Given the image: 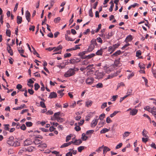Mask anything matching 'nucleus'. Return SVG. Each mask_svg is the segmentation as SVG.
<instances>
[{"mask_svg": "<svg viewBox=\"0 0 156 156\" xmlns=\"http://www.w3.org/2000/svg\"><path fill=\"white\" fill-rule=\"evenodd\" d=\"M75 71L73 69L70 68L65 73L64 76L66 77L72 76L75 74Z\"/></svg>", "mask_w": 156, "mask_h": 156, "instance_id": "1", "label": "nucleus"}, {"mask_svg": "<svg viewBox=\"0 0 156 156\" xmlns=\"http://www.w3.org/2000/svg\"><path fill=\"white\" fill-rule=\"evenodd\" d=\"M94 78L89 77L86 80V83L87 84L91 85L94 82Z\"/></svg>", "mask_w": 156, "mask_h": 156, "instance_id": "2", "label": "nucleus"}, {"mask_svg": "<svg viewBox=\"0 0 156 156\" xmlns=\"http://www.w3.org/2000/svg\"><path fill=\"white\" fill-rule=\"evenodd\" d=\"M6 45L7 46V50L8 52L12 56L13 55V51L10 45L8 43Z\"/></svg>", "mask_w": 156, "mask_h": 156, "instance_id": "3", "label": "nucleus"}, {"mask_svg": "<svg viewBox=\"0 0 156 156\" xmlns=\"http://www.w3.org/2000/svg\"><path fill=\"white\" fill-rule=\"evenodd\" d=\"M80 59L77 58L76 59H71L70 60V63L72 64L77 63L80 61Z\"/></svg>", "mask_w": 156, "mask_h": 156, "instance_id": "4", "label": "nucleus"}, {"mask_svg": "<svg viewBox=\"0 0 156 156\" xmlns=\"http://www.w3.org/2000/svg\"><path fill=\"white\" fill-rule=\"evenodd\" d=\"M14 137L12 136H10L7 141V143L10 145H13V144Z\"/></svg>", "mask_w": 156, "mask_h": 156, "instance_id": "5", "label": "nucleus"}, {"mask_svg": "<svg viewBox=\"0 0 156 156\" xmlns=\"http://www.w3.org/2000/svg\"><path fill=\"white\" fill-rule=\"evenodd\" d=\"M88 52L87 51H84L82 52H80L78 54V56L80 57V58L82 59H85V57L84 55L87 53Z\"/></svg>", "mask_w": 156, "mask_h": 156, "instance_id": "6", "label": "nucleus"}, {"mask_svg": "<svg viewBox=\"0 0 156 156\" xmlns=\"http://www.w3.org/2000/svg\"><path fill=\"white\" fill-rule=\"evenodd\" d=\"M32 143L31 140L29 139H27L24 142V146H28L31 145Z\"/></svg>", "mask_w": 156, "mask_h": 156, "instance_id": "7", "label": "nucleus"}, {"mask_svg": "<svg viewBox=\"0 0 156 156\" xmlns=\"http://www.w3.org/2000/svg\"><path fill=\"white\" fill-rule=\"evenodd\" d=\"M98 119H96L92 121L90 124V126L91 127H94L96 126L98 123Z\"/></svg>", "mask_w": 156, "mask_h": 156, "instance_id": "8", "label": "nucleus"}, {"mask_svg": "<svg viewBox=\"0 0 156 156\" xmlns=\"http://www.w3.org/2000/svg\"><path fill=\"white\" fill-rule=\"evenodd\" d=\"M57 97V94L56 93L53 92L50 93L48 98H55Z\"/></svg>", "mask_w": 156, "mask_h": 156, "instance_id": "9", "label": "nucleus"}, {"mask_svg": "<svg viewBox=\"0 0 156 156\" xmlns=\"http://www.w3.org/2000/svg\"><path fill=\"white\" fill-rule=\"evenodd\" d=\"M133 39V37H132V36L131 35H129L126 37L125 40V42L126 43H127L128 42L131 41Z\"/></svg>", "mask_w": 156, "mask_h": 156, "instance_id": "10", "label": "nucleus"}, {"mask_svg": "<svg viewBox=\"0 0 156 156\" xmlns=\"http://www.w3.org/2000/svg\"><path fill=\"white\" fill-rule=\"evenodd\" d=\"M94 48L95 47L94 45L90 44L87 50V51L88 52H91L94 49Z\"/></svg>", "mask_w": 156, "mask_h": 156, "instance_id": "11", "label": "nucleus"}, {"mask_svg": "<svg viewBox=\"0 0 156 156\" xmlns=\"http://www.w3.org/2000/svg\"><path fill=\"white\" fill-rule=\"evenodd\" d=\"M82 143V140L80 139L75 140L74 141V144L78 145Z\"/></svg>", "mask_w": 156, "mask_h": 156, "instance_id": "12", "label": "nucleus"}, {"mask_svg": "<svg viewBox=\"0 0 156 156\" xmlns=\"http://www.w3.org/2000/svg\"><path fill=\"white\" fill-rule=\"evenodd\" d=\"M20 47H19V48H18V50L19 53L20 54L21 56H22V57L25 58H26L27 57L26 56L23 54V53H24V50L23 49L20 50Z\"/></svg>", "mask_w": 156, "mask_h": 156, "instance_id": "13", "label": "nucleus"}, {"mask_svg": "<svg viewBox=\"0 0 156 156\" xmlns=\"http://www.w3.org/2000/svg\"><path fill=\"white\" fill-rule=\"evenodd\" d=\"M103 154H105L107 151H109L110 150V149L106 146H104L103 147Z\"/></svg>", "mask_w": 156, "mask_h": 156, "instance_id": "14", "label": "nucleus"}, {"mask_svg": "<svg viewBox=\"0 0 156 156\" xmlns=\"http://www.w3.org/2000/svg\"><path fill=\"white\" fill-rule=\"evenodd\" d=\"M120 58H119L115 59L114 61V65L116 67L118 66L119 64Z\"/></svg>", "mask_w": 156, "mask_h": 156, "instance_id": "15", "label": "nucleus"}, {"mask_svg": "<svg viewBox=\"0 0 156 156\" xmlns=\"http://www.w3.org/2000/svg\"><path fill=\"white\" fill-rule=\"evenodd\" d=\"M95 55V54H94V53H92V54H91L89 55H85V59H90V58H92Z\"/></svg>", "mask_w": 156, "mask_h": 156, "instance_id": "16", "label": "nucleus"}, {"mask_svg": "<svg viewBox=\"0 0 156 156\" xmlns=\"http://www.w3.org/2000/svg\"><path fill=\"white\" fill-rule=\"evenodd\" d=\"M121 53V51L120 50H118L114 53L111 56L112 57H113V56H116L118 55H120Z\"/></svg>", "mask_w": 156, "mask_h": 156, "instance_id": "17", "label": "nucleus"}, {"mask_svg": "<svg viewBox=\"0 0 156 156\" xmlns=\"http://www.w3.org/2000/svg\"><path fill=\"white\" fill-rule=\"evenodd\" d=\"M22 20V17L19 16H17V23L18 24H20L21 23Z\"/></svg>", "mask_w": 156, "mask_h": 156, "instance_id": "18", "label": "nucleus"}, {"mask_svg": "<svg viewBox=\"0 0 156 156\" xmlns=\"http://www.w3.org/2000/svg\"><path fill=\"white\" fill-rule=\"evenodd\" d=\"M85 78L83 77H80L78 78V81L81 84H83L85 81Z\"/></svg>", "mask_w": 156, "mask_h": 156, "instance_id": "19", "label": "nucleus"}, {"mask_svg": "<svg viewBox=\"0 0 156 156\" xmlns=\"http://www.w3.org/2000/svg\"><path fill=\"white\" fill-rule=\"evenodd\" d=\"M103 51L102 48H101L100 50H98L96 53V54L98 55L101 56L103 54Z\"/></svg>", "mask_w": 156, "mask_h": 156, "instance_id": "20", "label": "nucleus"}, {"mask_svg": "<svg viewBox=\"0 0 156 156\" xmlns=\"http://www.w3.org/2000/svg\"><path fill=\"white\" fill-rule=\"evenodd\" d=\"M93 103V101H88L86 102V106L87 107H89L91 106Z\"/></svg>", "mask_w": 156, "mask_h": 156, "instance_id": "21", "label": "nucleus"}, {"mask_svg": "<svg viewBox=\"0 0 156 156\" xmlns=\"http://www.w3.org/2000/svg\"><path fill=\"white\" fill-rule=\"evenodd\" d=\"M41 142L42 141L41 140L36 139V137H35L34 141V143L35 144L37 145L41 144Z\"/></svg>", "mask_w": 156, "mask_h": 156, "instance_id": "22", "label": "nucleus"}, {"mask_svg": "<svg viewBox=\"0 0 156 156\" xmlns=\"http://www.w3.org/2000/svg\"><path fill=\"white\" fill-rule=\"evenodd\" d=\"M120 112H121L120 111H115L113 113L110 115V116L112 118L117 113Z\"/></svg>", "mask_w": 156, "mask_h": 156, "instance_id": "23", "label": "nucleus"}, {"mask_svg": "<svg viewBox=\"0 0 156 156\" xmlns=\"http://www.w3.org/2000/svg\"><path fill=\"white\" fill-rule=\"evenodd\" d=\"M138 110L135 109H133L130 112V114L132 115H135L137 113Z\"/></svg>", "mask_w": 156, "mask_h": 156, "instance_id": "24", "label": "nucleus"}, {"mask_svg": "<svg viewBox=\"0 0 156 156\" xmlns=\"http://www.w3.org/2000/svg\"><path fill=\"white\" fill-rule=\"evenodd\" d=\"M62 48V45H60L57 47H55V48L54 49L53 51H56L59 50H61Z\"/></svg>", "mask_w": 156, "mask_h": 156, "instance_id": "25", "label": "nucleus"}, {"mask_svg": "<svg viewBox=\"0 0 156 156\" xmlns=\"http://www.w3.org/2000/svg\"><path fill=\"white\" fill-rule=\"evenodd\" d=\"M27 151V149L26 148H23L22 149H21L19 150V152H18V154L21 155L24 152H26Z\"/></svg>", "mask_w": 156, "mask_h": 156, "instance_id": "26", "label": "nucleus"}, {"mask_svg": "<svg viewBox=\"0 0 156 156\" xmlns=\"http://www.w3.org/2000/svg\"><path fill=\"white\" fill-rule=\"evenodd\" d=\"M25 16L26 20H27L28 18H30V13L28 10H27L26 12Z\"/></svg>", "mask_w": 156, "mask_h": 156, "instance_id": "27", "label": "nucleus"}, {"mask_svg": "<svg viewBox=\"0 0 156 156\" xmlns=\"http://www.w3.org/2000/svg\"><path fill=\"white\" fill-rule=\"evenodd\" d=\"M65 39L68 41H73L75 40V39H72L69 37L68 35H65Z\"/></svg>", "mask_w": 156, "mask_h": 156, "instance_id": "28", "label": "nucleus"}, {"mask_svg": "<svg viewBox=\"0 0 156 156\" xmlns=\"http://www.w3.org/2000/svg\"><path fill=\"white\" fill-rule=\"evenodd\" d=\"M114 48L112 46H110L109 47L108 51L109 52H111L110 54L112 53L115 50Z\"/></svg>", "mask_w": 156, "mask_h": 156, "instance_id": "29", "label": "nucleus"}, {"mask_svg": "<svg viewBox=\"0 0 156 156\" xmlns=\"http://www.w3.org/2000/svg\"><path fill=\"white\" fill-rule=\"evenodd\" d=\"M110 130V129H108L107 128H104L100 131L101 133H104L107 132H108Z\"/></svg>", "mask_w": 156, "mask_h": 156, "instance_id": "30", "label": "nucleus"}, {"mask_svg": "<svg viewBox=\"0 0 156 156\" xmlns=\"http://www.w3.org/2000/svg\"><path fill=\"white\" fill-rule=\"evenodd\" d=\"M147 131L145 129L143 130V131L142 132L143 136L145 137H148V136L147 135Z\"/></svg>", "mask_w": 156, "mask_h": 156, "instance_id": "31", "label": "nucleus"}, {"mask_svg": "<svg viewBox=\"0 0 156 156\" xmlns=\"http://www.w3.org/2000/svg\"><path fill=\"white\" fill-rule=\"evenodd\" d=\"M20 142L18 141H16L14 142H13V146H14L15 147H17L20 146Z\"/></svg>", "mask_w": 156, "mask_h": 156, "instance_id": "32", "label": "nucleus"}, {"mask_svg": "<svg viewBox=\"0 0 156 156\" xmlns=\"http://www.w3.org/2000/svg\"><path fill=\"white\" fill-rule=\"evenodd\" d=\"M138 66L140 69H144L145 68V65L143 63L140 64V63L138 64Z\"/></svg>", "mask_w": 156, "mask_h": 156, "instance_id": "33", "label": "nucleus"}, {"mask_svg": "<svg viewBox=\"0 0 156 156\" xmlns=\"http://www.w3.org/2000/svg\"><path fill=\"white\" fill-rule=\"evenodd\" d=\"M34 148L33 147L30 146L27 147V148H26L27 151H28L29 152H32L33 151V149Z\"/></svg>", "mask_w": 156, "mask_h": 156, "instance_id": "34", "label": "nucleus"}, {"mask_svg": "<svg viewBox=\"0 0 156 156\" xmlns=\"http://www.w3.org/2000/svg\"><path fill=\"white\" fill-rule=\"evenodd\" d=\"M56 120L58 122H62L63 121V119L62 118L59 117H56Z\"/></svg>", "mask_w": 156, "mask_h": 156, "instance_id": "35", "label": "nucleus"}, {"mask_svg": "<svg viewBox=\"0 0 156 156\" xmlns=\"http://www.w3.org/2000/svg\"><path fill=\"white\" fill-rule=\"evenodd\" d=\"M26 125L27 127H30L32 126L33 123L31 122H26Z\"/></svg>", "mask_w": 156, "mask_h": 156, "instance_id": "36", "label": "nucleus"}, {"mask_svg": "<svg viewBox=\"0 0 156 156\" xmlns=\"http://www.w3.org/2000/svg\"><path fill=\"white\" fill-rule=\"evenodd\" d=\"M84 147H85L83 146H81L77 148L78 152H81L84 149Z\"/></svg>", "mask_w": 156, "mask_h": 156, "instance_id": "37", "label": "nucleus"}, {"mask_svg": "<svg viewBox=\"0 0 156 156\" xmlns=\"http://www.w3.org/2000/svg\"><path fill=\"white\" fill-rule=\"evenodd\" d=\"M4 129L5 130H9V124H4Z\"/></svg>", "mask_w": 156, "mask_h": 156, "instance_id": "38", "label": "nucleus"}, {"mask_svg": "<svg viewBox=\"0 0 156 156\" xmlns=\"http://www.w3.org/2000/svg\"><path fill=\"white\" fill-rule=\"evenodd\" d=\"M34 89L36 90H37L40 88V86L39 84L37 83H35L34 85Z\"/></svg>", "mask_w": 156, "mask_h": 156, "instance_id": "39", "label": "nucleus"}, {"mask_svg": "<svg viewBox=\"0 0 156 156\" xmlns=\"http://www.w3.org/2000/svg\"><path fill=\"white\" fill-rule=\"evenodd\" d=\"M150 112L152 114V115L156 119V110H155L154 111H150Z\"/></svg>", "mask_w": 156, "mask_h": 156, "instance_id": "40", "label": "nucleus"}, {"mask_svg": "<svg viewBox=\"0 0 156 156\" xmlns=\"http://www.w3.org/2000/svg\"><path fill=\"white\" fill-rule=\"evenodd\" d=\"M105 115L104 113L102 114L99 115V119L102 120L105 117Z\"/></svg>", "mask_w": 156, "mask_h": 156, "instance_id": "41", "label": "nucleus"}, {"mask_svg": "<svg viewBox=\"0 0 156 156\" xmlns=\"http://www.w3.org/2000/svg\"><path fill=\"white\" fill-rule=\"evenodd\" d=\"M94 132V131L93 130H88L86 132V134L87 135H88L89 134H92Z\"/></svg>", "mask_w": 156, "mask_h": 156, "instance_id": "42", "label": "nucleus"}, {"mask_svg": "<svg viewBox=\"0 0 156 156\" xmlns=\"http://www.w3.org/2000/svg\"><path fill=\"white\" fill-rule=\"evenodd\" d=\"M60 18L59 17H57V18L54 19V21L55 23H57L60 20Z\"/></svg>", "mask_w": 156, "mask_h": 156, "instance_id": "43", "label": "nucleus"}, {"mask_svg": "<svg viewBox=\"0 0 156 156\" xmlns=\"http://www.w3.org/2000/svg\"><path fill=\"white\" fill-rule=\"evenodd\" d=\"M97 88H101L103 87V85L101 83H99L96 85Z\"/></svg>", "mask_w": 156, "mask_h": 156, "instance_id": "44", "label": "nucleus"}, {"mask_svg": "<svg viewBox=\"0 0 156 156\" xmlns=\"http://www.w3.org/2000/svg\"><path fill=\"white\" fill-rule=\"evenodd\" d=\"M141 55V51L139 50L136 51V57H139V56L140 55Z\"/></svg>", "mask_w": 156, "mask_h": 156, "instance_id": "45", "label": "nucleus"}, {"mask_svg": "<svg viewBox=\"0 0 156 156\" xmlns=\"http://www.w3.org/2000/svg\"><path fill=\"white\" fill-rule=\"evenodd\" d=\"M125 84L123 82H121L119 83H118L117 86V90L121 86H124Z\"/></svg>", "mask_w": 156, "mask_h": 156, "instance_id": "46", "label": "nucleus"}, {"mask_svg": "<svg viewBox=\"0 0 156 156\" xmlns=\"http://www.w3.org/2000/svg\"><path fill=\"white\" fill-rule=\"evenodd\" d=\"M6 35L8 37H10L11 35V31L10 30L7 29L6 32Z\"/></svg>", "mask_w": 156, "mask_h": 156, "instance_id": "47", "label": "nucleus"}, {"mask_svg": "<svg viewBox=\"0 0 156 156\" xmlns=\"http://www.w3.org/2000/svg\"><path fill=\"white\" fill-rule=\"evenodd\" d=\"M54 3V0H52L50 1V6L48 8V9L49 10H50L51 9V7H52L53 6Z\"/></svg>", "mask_w": 156, "mask_h": 156, "instance_id": "48", "label": "nucleus"}, {"mask_svg": "<svg viewBox=\"0 0 156 156\" xmlns=\"http://www.w3.org/2000/svg\"><path fill=\"white\" fill-rule=\"evenodd\" d=\"M89 15L90 17H92L93 16L92 8H91L89 11Z\"/></svg>", "mask_w": 156, "mask_h": 156, "instance_id": "49", "label": "nucleus"}, {"mask_svg": "<svg viewBox=\"0 0 156 156\" xmlns=\"http://www.w3.org/2000/svg\"><path fill=\"white\" fill-rule=\"evenodd\" d=\"M40 105L43 108H46L45 103L42 101L40 102Z\"/></svg>", "mask_w": 156, "mask_h": 156, "instance_id": "50", "label": "nucleus"}, {"mask_svg": "<svg viewBox=\"0 0 156 156\" xmlns=\"http://www.w3.org/2000/svg\"><path fill=\"white\" fill-rule=\"evenodd\" d=\"M71 56V54L70 53H66L64 55V57L66 58L70 57Z\"/></svg>", "mask_w": 156, "mask_h": 156, "instance_id": "51", "label": "nucleus"}, {"mask_svg": "<svg viewBox=\"0 0 156 156\" xmlns=\"http://www.w3.org/2000/svg\"><path fill=\"white\" fill-rule=\"evenodd\" d=\"M52 153L58 155V154H59V155H56V156H61L62 154H60L58 152L56 151H53L52 152Z\"/></svg>", "mask_w": 156, "mask_h": 156, "instance_id": "52", "label": "nucleus"}, {"mask_svg": "<svg viewBox=\"0 0 156 156\" xmlns=\"http://www.w3.org/2000/svg\"><path fill=\"white\" fill-rule=\"evenodd\" d=\"M40 84L41 85V90L42 91H44V86L43 83L42 81H41L40 82Z\"/></svg>", "mask_w": 156, "mask_h": 156, "instance_id": "53", "label": "nucleus"}, {"mask_svg": "<svg viewBox=\"0 0 156 156\" xmlns=\"http://www.w3.org/2000/svg\"><path fill=\"white\" fill-rule=\"evenodd\" d=\"M130 133L129 132H125L123 134V136L124 137H126L129 135V134Z\"/></svg>", "mask_w": 156, "mask_h": 156, "instance_id": "54", "label": "nucleus"}, {"mask_svg": "<svg viewBox=\"0 0 156 156\" xmlns=\"http://www.w3.org/2000/svg\"><path fill=\"white\" fill-rule=\"evenodd\" d=\"M20 128L22 130H25L26 129V127L24 124H23L20 127Z\"/></svg>", "mask_w": 156, "mask_h": 156, "instance_id": "55", "label": "nucleus"}, {"mask_svg": "<svg viewBox=\"0 0 156 156\" xmlns=\"http://www.w3.org/2000/svg\"><path fill=\"white\" fill-rule=\"evenodd\" d=\"M28 91L29 93L31 95L33 94L34 93V91L32 88L28 89Z\"/></svg>", "mask_w": 156, "mask_h": 156, "instance_id": "56", "label": "nucleus"}, {"mask_svg": "<svg viewBox=\"0 0 156 156\" xmlns=\"http://www.w3.org/2000/svg\"><path fill=\"white\" fill-rule=\"evenodd\" d=\"M122 145V143H120L118 144L115 147V149H117L120 148Z\"/></svg>", "mask_w": 156, "mask_h": 156, "instance_id": "57", "label": "nucleus"}, {"mask_svg": "<svg viewBox=\"0 0 156 156\" xmlns=\"http://www.w3.org/2000/svg\"><path fill=\"white\" fill-rule=\"evenodd\" d=\"M35 28V27L34 26L30 25V26L29 30H32L33 31H34V30Z\"/></svg>", "mask_w": 156, "mask_h": 156, "instance_id": "58", "label": "nucleus"}, {"mask_svg": "<svg viewBox=\"0 0 156 156\" xmlns=\"http://www.w3.org/2000/svg\"><path fill=\"white\" fill-rule=\"evenodd\" d=\"M106 122L108 123H109L112 122V121L111 119L110 118L108 117L106 119Z\"/></svg>", "mask_w": 156, "mask_h": 156, "instance_id": "59", "label": "nucleus"}, {"mask_svg": "<svg viewBox=\"0 0 156 156\" xmlns=\"http://www.w3.org/2000/svg\"><path fill=\"white\" fill-rule=\"evenodd\" d=\"M60 114H61V112H59L55 113L54 115V116H55V117H59Z\"/></svg>", "mask_w": 156, "mask_h": 156, "instance_id": "60", "label": "nucleus"}, {"mask_svg": "<svg viewBox=\"0 0 156 156\" xmlns=\"http://www.w3.org/2000/svg\"><path fill=\"white\" fill-rule=\"evenodd\" d=\"M107 102H104V103L101 105V108L102 109H103L105 108V107H107Z\"/></svg>", "mask_w": 156, "mask_h": 156, "instance_id": "61", "label": "nucleus"}, {"mask_svg": "<svg viewBox=\"0 0 156 156\" xmlns=\"http://www.w3.org/2000/svg\"><path fill=\"white\" fill-rule=\"evenodd\" d=\"M101 24H100L98 25V28L96 29V30H95V32L97 33L98 32L99 30L101 28Z\"/></svg>", "mask_w": 156, "mask_h": 156, "instance_id": "62", "label": "nucleus"}, {"mask_svg": "<svg viewBox=\"0 0 156 156\" xmlns=\"http://www.w3.org/2000/svg\"><path fill=\"white\" fill-rule=\"evenodd\" d=\"M144 108L145 110L148 111L149 112H150V111H151V108L149 106H147L145 107Z\"/></svg>", "mask_w": 156, "mask_h": 156, "instance_id": "63", "label": "nucleus"}, {"mask_svg": "<svg viewBox=\"0 0 156 156\" xmlns=\"http://www.w3.org/2000/svg\"><path fill=\"white\" fill-rule=\"evenodd\" d=\"M103 145L99 147L98 149L96 150V151L98 153H99L101 151V150L103 149Z\"/></svg>", "mask_w": 156, "mask_h": 156, "instance_id": "64", "label": "nucleus"}]
</instances>
